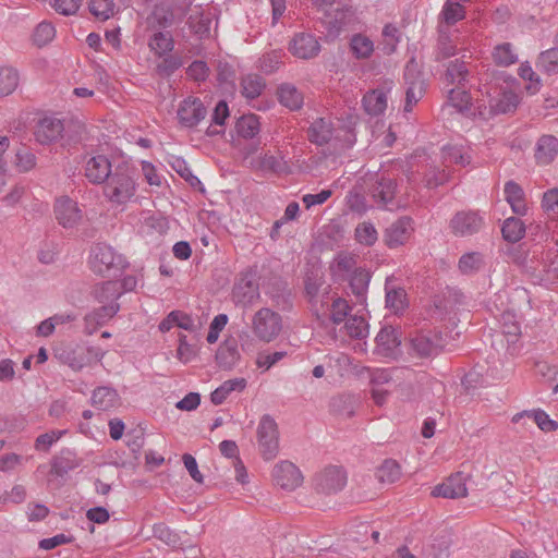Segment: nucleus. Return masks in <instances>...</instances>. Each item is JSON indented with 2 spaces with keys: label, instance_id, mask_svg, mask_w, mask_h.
<instances>
[{
  "label": "nucleus",
  "instance_id": "13d9d810",
  "mask_svg": "<svg viewBox=\"0 0 558 558\" xmlns=\"http://www.w3.org/2000/svg\"><path fill=\"white\" fill-rule=\"evenodd\" d=\"M448 101L452 107L457 108L459 111H464L470 109L471 96L460 86H457L456 88H451L448 92Z\"/></svg>",
  "mask_w": 558,
  "mask_h": 558
},
{
  "label": "nucleus",
  "instance_id": "5fc2aeb1",
  "mask_svg": "<svg viewBox=\"0 0 558 558\" xmlns=\"http://www.w3.org/2000/svg\"><path fill=\"white\" fill-rule=\"evenodd\" d=\"M56 36V28L52 23L40 22L33 33V41L36 46L43 47L49 44Z\"/></svg>",
  "mask_w": 558,
  "mask_h": 558
},
{
  "label": "nucleus",
  "instance_id": "a878e982",
  "mask_svg": "<svg viewBox=\"0 0 558 558\" xmlns=\"http://www.w3.org/2000/svg\"><path fill=\"white\" fill-rule=\"evenodd\" d=\"M520 104V97L512 90H502L489 100L490 112L495 114L513 112Z\"/></svg>",
  "mask_w": 558,
  "mask_h": 558
},
{
  "label": "nucleus",
  "instance_id": "6ab92c4d",
  "mask_svg": "<svg viewBox=\"0 0 558 558\" xmlns=\"http://www.w3.org/2000/svg\"><path fill=\"white\" fill-rule=\"evenodd\" d=\"M64 131L62 120L54 117L41 119L36 128L35 136L40 144H50L58 141Z\"/></svg>",
  "mask_w": 558,
  "mask_h": 558
},
{
  "label": "nucleus",
  "instance_id": "412c9836",
  "mask_svg": "<svg viewBox=\"0 0 558 558\" xmlns=\"http://www.w3.org/2000/svg\"><path fill=\"white\" fill-rule=\"evenodd\" d=\"M120 310L119 304L101 305L99 308L90 312L84 318L85 332L93 335L99 327L107 324Z\"/></svg>",
  "mask_w": 558,
  "mask_h": 558
},
{
  "label": "nucleus",
  "instance_id": "b1692460",
  "mask_svg": "<svg viewBox=\"0 0 558 558\" xmlns=\"http://www.w3.org/2000/svg\"><path fill=\"white\" fill-rule=\"evenodd\" d=\"M307 135L312 143L322 146L333 138L335 128L329 119L318 118L308 128Z\"/></svg>",
  "mask_w": 558,
  "mask_h": 558
},
{
  "label": "nucleus",
  "instance_id": "39448f33",
  "mask_svg": "<svg viewBox=\"0 0 558 558\" xmlns=\"http://www.w3.org/2000/svg\"><path fill=\"white\" fill-rule=\"evenodd\" d=\"M446 343V337L437 329L421 330L411 338L412 351L420 357L439 354Z\"/></svg>",
  "mask_w": 558,
  "mask_h": 558
},
{
  "label": "nucleus",
  "instance_id": "a18cd8bd",
  "mask_svg": "<svg viewBox=\"0 0 558 558\" xmlns=\"http://www.w3.org/2000/svg\"><path fill=\"white\" fill-rule=\"evenodd\" d=\"M235 128L241 137L253 138L260 131L259 118L256 114H244L238 120Z\"/></svg>",
  "mask_w": 558,
  "mask_h": 558
},
{
  "label": "nucleus",
  "instance_id": "58836bf2",
  "mask_svg": "<svg viewBox=\"0 0 558 558\" xmlns=\"http://www.w3.org/2000/svg\"><path fill=\"white\" fill-rule=\"evenodd\" d=\"M501 232L506 241L515 243L524 236L525 225L520 218L510 217L504 221Z\"/></svg>",
  "mask_w": 558,
  "mask_h": 558
},
{
  "label": "nucleus",
  "instance_id": "f3484780",
  "mask_svg": "<svg viewBox=\"0 0 558 558\" xmlns=\"http://www.w3.org/2000/svg\"><path fill=\"white\" fill-rule=\"evenodd\" d=\"M432 495L451 499L465 497L468 495L465 476L461 472L449 476L446 482L433 488Z\"/></svg>",
  "mask_w": 558,
  "mask_h": 558
},
{
  "label": "nucleus",
  "instance_id": "6e6552de",
  "mask_svg": "<svg viewBox=\"0 0 558 558\" xmlns=\"http://www.w3.org/2000/svg\"><path fill=\"white\" fill-rule=\"evenodd\" d=\"M259 296V284L256 275L253 271L241 274L232 289V300L235 305L242 307L251 306Z\"/></svg>",
  "mask_w": 558,
  "mask_h": 558
},
{
  "label": "nucleus",
  "instance_id": "e2e57ef3",
  "mask_svg": "<svg viewBox=\"0 0 558 558\" xmlns=\"http://www.w3.org/2000/svg\"><path fill=\"white\" fill-rule=\"evenodd\" d=\"M182 66V60L178 56L166 54L157 64L156 71L159 75L168 77Z\"/></svg>",
  "mask_w": 558,
  "mask_h": 558
},
{
  "label": "nucleus",
  "instance_id": "c85d7f7f",
  "mask_svg": "<svg viewBox=\"0 0 558 558\" xmlns=\"http://www.w3.org/2000/svg\"><path fill=\"white\" fill-rule=\"evenodd\" d=\"M277 96L279 102L292 111L303 106V94L293 84H281L277 89Z\"/></svg>",
  "mask_w": 558,
  "mask_h": 558
},
{
  "label": "nucleus",
  "instance_id": "dca6fc26",
  "mask_svg": "<svg viewBox=\"0 0 558 558\" xmlns=\"http://www.w3.org/2000/svg\"><path fill=\"white\" fill-rule=\"evenodd\" d=\"M461 45L460 36L457 31L449 32L439 27L437 43L434 50L435 61L440 62L457 54Z\"/></svg>",
  "mask_w": 558,
  "mask_h": 558
},
{
  "label": "nucleus",
  "instance_id": "7c9ffc66",
  "mask_svg": "<svg viewBox=\"0 0 558 558\" xmlns=\"http://www.w3.org/2000/svg\"><path fill=\"white\" fill-rule=\"evenodd\" d=\"M119 403L117 390L110 387H98L93 391L92 404L101 411H108Z\"/></svg>",
  "mask_w": 558,
  "mask_h": 558
},
{
  "label": "nucleus",
  "instance_id": "69168bd1",
  "mask_svg": "<svg viewBox=\"0 0 558 558\" xmlns=\"http://www.w3.org/2000/svg\"><path fill=\"white\" fill-rule=\"evenodd\" d=\"M383 50L385 53L390 54L395 52L399 44V29L392 24H387L383 28Z\"/></svg>",
  "mask_w": 558,
  "mask_h": 558
},
{
  "label": "nucleus",
  "instance_id": "423d86ee",
  "mask_svg": "<svg viewBox=\"0 0 558 558\" xmlns=\"http://www.w3.org/2000/svg\"><path fill=\"white\" fill-rule=\"evenodd\" d=\"M449 227L456 236H472L484 229L485 218L480 211L462 210L451 218Z\"/></svg>",
  "mask_w": 558,
  "mask_h": 558
},
{
  "label": "nucleus",
  "instance_id": "ddd939ff",
  "mask_svg": "<svg viewBox=\"0 0 558 558\" xmlns=\"http://www.w3.org/2000/svg\"><path fill=\"white\" fill-rule=\"evenodd\" d=\"M113 168L110 159L105 155H96L89 157L84 167V175L89 183L100 185L109 179L113 173Z\"/></svg>",
  "mask_w": 558,
  "mask_h": 558
},
{
  "label": "nucleus",
  "instance_id": "9b49d317",
  "mask_svg": "<svg viewBox=\"0 0 558 558\" xmlns=\"http://www.w3.org/2000/svg\"><path fill=\"white\" fill-rule=\"evenodd\" d=\"M347 480V472L342 466L329 465L316 475L315 486L324 494H336L344 488Z\"/></svg>",
  "mask_w": 558,
  "mask_h": 558
},
{
  "label": "nucleus",
  "instance_id": "4468645a",
  "mask_svg": "<svg viewBox=\"0 0 558 558\" xmlns=\"http://www.w3.org/2000/svg\"><path fill=\"white\" fill-rule=\"evenodd\" d=\"M275 483L286 490H294L303 482L299 468L290 461H280L272 471Z\"/></svg>",
  "mask_w": 558,
  "mask_h": 558
},
{
  "label": "nucleus",
  "instance_id": "4c0bfd02",
  "mask_svg": "<svg viewBox=\"0 0 558 558\" xmlns=\"http://www.w3.org/2000/svg\"><path fill=\"white\" fill-rule=\"evenodd\" d=\"M369 279V274L363 269H354L350 276L349 284L359 302L365 301Z\"/></svg>",
  "mask_w": 558,
  "mask_h": 558
},
{
  "label": "nucleus",
  "instance_id": "cd10ccee",
  "mask_svg": "<svg viewBox=\"0 0 558 558\" xmlns=\"http://www.w3.org/2000/svg\"><path fill=\"white\" fill-rule=\"evenodd\" d=\"M377 350L385 356H390L401 344L398 331L390 326L383 327L376 336Z\"/></svg>",
  "mask_w": 558,
  "mask_h": 558
},
{
  "label": "nucleus",
  "instance_id": "f704fd0d",
  "mask_svg": "<svg viewBox=\"0 0 558 558\" xmlns=\"http://www.w3.org/2000/svg\"><path fill=\"white\" fill-rule=\"evenodd\" d=\"M501 330L507 337L509 343H515L521 337V324L518 316L512 311H505L501 314Z\"/></svg>",
  "mask_w": 558,
  "mask_h": 558
},
{
  "label": "nucleus",
  "instance_id": "774afa93",
  "mask_svg": "<svg viewBox=\"0 0 558 558\" xmlns=\"http://www.w3.org/2000/svg\"><path fill=\"white\" fill-rule=\"evenodd\" d=\"M541 207L547 216L558 214V187H553L544 192Z\"/></svg>",
  "mask_w": 558,
  "mask_h": 558
},
{
  "label": "nucleus",
  "instance_id": "603ef678",
  "mask_svg": "<svg viewBox=\"0 0 558 558\" xmlns=\"http://www.w3.org/2000/svg\"><path fill=\"white\" fill-rule=\"evenodd\" d=\"M344 329L349 337L355 339H363L368 335V324L363 316L359 315L348 317Z\"/></svg>",
  "mask_w": 558,
  "mask_h": 558
},
{
  "label": "nucleus",
  "instance_id": "7ed1b4c3",
  "mask_svg": "<svg viewBox=\"0 0 558 558\" xmlns=\"http://www.w3.org/2000/svg\"><path fill=\"white\" fill-rule=\"evenodd\" d=\"M281 329V316L268 307H262L252 318V331L260 341H272L279 336Z\"/></svg>",
  "mask_w": 558,
  "mask_h": 558
},
{
  "label": "nucleus",
  "instance_id": "9d476101",
  "mask_svg": "<svg viewBox=\"0 0 558 558\" xmlns=\"http://www.w3.org/2000/svg\"><path fill=\"white\" fill-rule=\"evenodd\" d=\"M397 183L391 178L377 175L374 185L371 189V195L379 208L396 210L401 206L396 202Z\"/></svg>",
  "mask_w": 558,
  "mask_h": 558
},
{
  "label": "nucleus",
  "instance_id": "20e7f679",
  "mask_svg": "<svg viewBox=\"0 0 558 558\" xmlns=\"http://www.w3.org/2000/svg\"><path fill=\"white\" fill-rule=\"evenodd\" d=\"M257 439L264 460L275 459L279 453V432L276 421L268 414L263 415L258 423Z\"/></svg>",
  "mask_w": 558,
  "mask_h": 558
},
{
  "label": "nucleus",
  "instance_id": "79ce46f5",
  "mask_svg": "<svg viewBox=\"0 0 558 558\" xmlns=\"http://www.w3.org/2000/svg\"><path fill=\"white\" fill-rule=\"evenodd\" d=\"M492 56L494 62L499 66H510L518 62V54L510 43L497 45L494 48Z\"/></svg>",
  "mask_w": 558,
  "mask_h": 558
},
{
  "label": "nucleus",
  "instance_id": "6e6d98bb",
  "mask_svg": "<svg viewBox=\"0 0 558 558\" xmlns=\"http://www.w3.org/2000/svg\"><path fill=\"white\" fill-rule=\"evenodd\" d=\"M284 52L282 50H274L263 54L259 59V69L266 74L276 72L282 64Z\"/></svg>",
  "mask_w": 558,
  "mask_h": 558
},
{
  "label": "nucleus",
  "instance_id": "052dcab7",
  "mask_svg": "<svg viewBox=\"0 0 558 558\" xmlns=\"http://www.w3.org/2000/svg\"><path fill=\"white\" fill-rule=\"evenodd\" d=\"M441 16L448 25H452L464 17V9L459 2L447 0Z\"/></svg>",
  "mask_w": 558,
  "mask_h": 558
},
{
  "label": "nucleus",
  "instance_id": "ea45409f",
  "mask_svg": "<svg viewBox=\"0 0 558 558\" xmlns=\"http://www.w3.org/2000/svg\"><path fill=\"white\" fill-rule=\"evenodd\" d=\"M442 161L446 167L449 165L465 167L470 163L471 156L461 146L448 145L442 148Z\"/></svg>",
  "mask_w": 558,
  "mask_h": 558
},
{
  "label": "nucleus",
  "instance_id": "8fccbe9b",
  "mask_svg": "<svg viewBox=\"0 0 558 558\" xmlns=\"http://www.w3.org/2000/svg\"><path fill=\"white\" fill-rule=\"evenodd\" d=\"M90 13L98 20L106 21L117 12L116 0H89Z\"/></svg>",
  "mask_w": 558,
  "mask_h": 558
},
{
  "label": "nucleus",
  "instance_id": "49530a36",
  "mask_svg": "<svg viewBox=\"0 0 558 558\" xmlns=\"http://www.w3.org/2000/svg\"><path fill=\"white\" fill-rule=\"evenodd\" d=\"M20 75L17 71L10 66H0V96L4 97L12 94L19 86Z\"/></svg>",
  "mask_w": 558,
  "mask_h": 558
},
{
  "label": "nucleus",
  "instance_id": "c9c22d12",
  "mask_svg": "<svg viewBox=\"0 0 558 558\" xmlns=\"http://www.w3.org/2000/svg\"><path fill=\"white\" fill-rule=\"evenodd\" d=\"M229 107L225 100H219L214 109L211 114V124L206 130L207 136H216L223 134V130L221 129L226 120L229 118Z\"/></svg>",
  "mask_w": 558,
  "mask_h": 558
},
{
  "label": "nucleus",
  "instance_id": "a19ab883",
  "mask_svg": "<svg viewBox=\"0 0 558 558\" xmlns=\"http://www.w3.org/2000/svg\"><path fill=\"white\" fill-rule=\"evenodd\" d=\"M536 68L547 74L554 75L558 73V48L553 47L542 51L536 61Z\"/></svg>",
  "mask_w": 558,
  "mask_h": 558
},
{
  "label": "nucleus",
  "instance_id": "c03bdc74",
  "mask_svg": "<svg viewBox=\"0 0 558 558\" xmlns=\"http://www.w3.org/2000/svg\"><path fill=\"white\" fill-rule=\"evenodd\" d=\"M350 48L356 59H368L374 52V43L363 34H355L350 40Z\"/></svg>",
  "mask_w": 558,
  "mask_h": 558
},
{
  "label": "nucleus",
  "instance_id": "a211bd4d",
  "mask_svg": "<svg viewBox=\"0 0 558 558\" xmlns=\"http://www.w3.org/2000/svg\"><path fill=\"white\" fill-rule=\"evenodd\" d=\"M290 51L296 58L311 59L319 53L320 45L314 35L300 33L291 40Z\"/></svg>",
  "mask_w": 558,
  "mask_h": 558
},
{
  "label": "nucleus",
  "instance_id": "e433bc0d",
  "mask_svg": "<svg viewBox=\"0 0 558 558\" xmlns=\"http://www.w3.org/2000/svg\"><path fill=\"white\" fill-rule=\"evenodd\" d=\"M148 47L158 57H163L174 48V40L169 32H157L148 40Z\"/></svg>",
  "mask_w": 558,
  "mask_h": 558
},
{
  "label": "nucleus",
  "instance_id": "de8ad7c7",
  "mask_svg": "<svg viewBox=\"0 0 558 558\" xmlns=\"http://www.w3.org/2000/svg\"><path fill=\"white\" fill-rule=\"evenodd\" d=\"M468 75L469 70L466 69L465 63L457 59L450 61L448 64L445 73V80L450 85L457 84L460 86L466 81Z\"/></svg>",
  "mask_w": 558,
  "mask_h": 558
},
{
  "label": "nucleus",
  "instance_id": "09e8293b",
  "mask_svg": "<svg viewBox=\"0 0 558 558\" xmlns=\"http://www.w3.org/2000/svg\"><path fill=\"white\" fill-rule=\"evenodd\" d=\"M400 476L401 468L397 461L391 459L385 460L376 472V477L378 481L386 484H392L397 482Z\"/></svg>",
  "mask_w": 558,
  "mask_h": 558
},
{
  "label": "nucleus",
  "instance_id": "338daca9",
  "mask_svg": "<svg viewBox=\"0 0 558 558\" xmlns=\"http://www.w3.org/2000/svg\"><path fill=\"white\" fill-rule=\"evenodd\" d=\"M449 180V173L442 169L430 167L424 174L425 186L434 189L445 184Z\"/></svg>",
  "mask_w": 558,
  "mask_h": 558
},
{
  "label": "nucleus",
  "instance_id": "2f4dec72",
  "mask_svg": "<svg viewBox=\"0 0 558 558\" xmlns=\"http://www.w3.org/2000/svg\"><path fill=\"white\" fill-rule=\"evenodd\" d=\"M246 384L247 383L245 378H233L226 380L210 393V401L215 405L222 404L232 391H243L246 387Z\"/></svg>",
  "mask_w": 558,
  "mask_h": 558
},
{
  "label": "nucleus",
  "instance_id": "393cba45",
  "mask_svg": "<svg viewBox=\"0 0 558 558\" xmlns=\"http://www.w3.org/2000/svg\"><path fill=\"white\" fill-rule=\"evenodd\" d=\"M533 421L537 427L543 432H554L558 428V423L549 417V415L541 410L522 411L513 415L512 422L518 424L522 420Z\"/></svg>",
  "mask_w": 558,
  "mask_h": 558
},
{
  "label": "nucleus",
  "instance_id": "72a5a7b5",
  "mask_svg": "<svg viewBox=\"0 0 558 558\" xmlns=\"http://www.w3.org/2000/svg\"><path fill=\"white\" fill-rule=\"evenodd\" d=\"M450 545V535L448 533H439L424 547V556L426 558H447Z\"/></svg>",
  "mask_w": 558,
  "mask_h": 558
},
{
  "label": "nucleus",
  "instance_id": "0e129e2a",
  "mask_svg": "<svg viewBox=\"0 0 558 558\" xmlns=\"http://www.w3.org/2000/svg\"><path fill=\"white\" fill-rule=\"evenodd\" d=\"M287 356L286 351L259 352L256 357V366L263 371L270 369L274 365Z\"/></svg>",
  "mask_w": 558,
  "mask_h": 558
},
{
  "label": "nucleus",
  "instance_id": "473e14b6",
  "mask_svg": "<svg viewBox=\"0 0 558 558\" xmlns=\"http://www.w3.org/2000/svg\"><path fill=\"white\" fill-rule=\"evenodd\" d=\"M122 295L120 284L117 281H106L94 289L95 299L102 305L119 304L117 301Z\"/></svg>",
  "mask_w": 558,
  "mask_h": 558
},
{
  "label": "nucleus",
  "instance_id": "f03ea898",
  "mask_svg": "<svg viewBox=\"0 0 558 558\" xmlns=\"http://www.w3.org/2000/svg\"><path fill=\"white\" fill-rule=\"evenodd\" d=\"M89 265L95 274L116 276L128 266V262L123 255L118 254L110 245L97 243L90 250Z\"/></svg>",
  "mask_w": 558,
  "mask_h": 558
},
{
  "label": "nucleus",
  "instance_id": "3c124183",
  "mask_svg": "<svg viewBox=\"0 0 558 558\" xmlns=\"http://www.w3.org/2000/svg\"><path fill=\"white\" fill-rule=\"evenodd\" d=\"M355 264V258L352 255L340 253L330 265V271L333 277L342 278L354 269Z\"/></svg>",
  "mask_w": 558,
  "mask_h": 558
},
{
  "label": "nucleus",
  "instance_id": "4d7b16f0",
  "mask_svg": "<svg viewBox=\"0 0 558 558\" xmlns=\"http://www.w3.org/2000/svg\"><path fill=\"white\" fill-rule=\"evenodd\" d=\"M355 239L359 243L371 246L378 239L376 228L371 222H362L355 228Z\"/></svg>",
  "mask_w": 558,
  "mask_h": 558
},
{
  "label": "nucleus",
  "instance_id": "bf43d9fd",
  "mask_svg": "<svg viewBox=\"0 0 558 558\" xmlns=\"http://www.w3.org/2000/svg\"><path fill=\"white\" fill-rule=\"evenodd\" d=\"M483 264V258L480 253L472 252L463 254L459 259V269L462 274L470 275L477 271Z\"/></svg>",
  "mask_w": 558,
  "mask_h": 558
},
{
  "label": "nucleus",
  "instance_id": "4be33fe9",
  "mask_svg": "<svg viewBox=\"0 0 558 558\" xmlns=\"http://www.w3.org/2000/svg\"><path fill=\"white\" fill-rule=\"evenodd\" d=\"M353 13L350 9L337 7L331 12L322 17L327 32L331 36H337L352 21Z\"/></svg>",
  "mask_w": 558,
  "mask_h": 558
},
{
  "label": "nucleus",
  "instance_id": "aec40b11",
  "mask_svg": "<svg viewBox=\"0 0 558 558\" xmlns=\"http://www.w3.org/2000/svg\"><path fill=\"white\" fill-rule=\"evenodd\" d=\"M558 155V138L554 135H542L535 145L534 157L539 166L550 165Z\"/></svg>",
  "mask_w": 558,
  "mask_h": 558
},
{
  "label": "nucleus",
  "instance_id": "680f3d73",
  "mask_svg": "<svg viewBox=\"0 0 558 558\" xmlns=\"http://www.w3.org/2000/svg\"><path fill=\"white\" fill-rule=\"evenodd\" d=\"M172 168L183 178L192 187L201 189V180L193 174L191 168L187 166L184 159L175 158L171 163Z\"/></svg>",
  "mask_w": 558,
  "mask_h": 558
},
{
  "label": "nucleus",
  "instance_id": "0eeeda50",
  "mask_svg": "<svg viewBox=\"0 0 558 558\" xmlns=\"http://www.w3.org/2000/svg\"><path fill=\"white\" fill-rule=\"evenodd\" d=\"M405 81V104L404 111L411 112L413 107L422 99L425 93V82L422 73L417 70L416 62L412 59L404 69Z\"/></svg>",
  "mask_w": 558,
  "mask_h": 558
},
{
  "label": "nucleus",
  "instance_id": "37998d69",
  "mask_svg": "<svg viewBox=\"0 0 558 558\" xmlns=\"http://www.w3.org/2000/svg\"><path fill=\"white\" fill-rule=\"evenodd\" d=\"M266 84L262 76L250 74L244 76L241 81V93L247 99H255L260 96Z\"/></svg>",
  "mask_w": 558,
  "mask_h": 558
},
{
  "label": "nucleus",
  "instance_id": "2eb2a0df",
  "mask_svg": "<svg viewBox=\"0 0 558 558\" xmlns=\"http://www.w3.org/2000/svg\"><path fill=\"white\" fill-rule=\"evenodd\" d=\"M54 214L58 222L65 229L75 228L83 218L78 204L68 196H63L57 201Z\"/></svg>",
  "mask_w": 558,
  "mask_h": 558
},
{
  "label": "nucleus",
  "instance_id": "f8f14e48",
  "mask_svg": "<svg viewBox=\"0 0 558 558\" xmlns=\"http://www.w3.org/2000/svg\"><path fill=\"white\" fill-rule=\"evenodd\" d=\"M414 232V221L409 216H402L389 225L384 232V242L389 248L404 245Z\"/></svg>",
  "mask_w": 558,
  "mask_h": 558
},
{
  "label": "nucleus",
  "instance_id": "864d4df0",
  "mask_svg": "<svg viewBox=\"0 0 558 558\" xmlns=\"http://www.w3.org/2000/svg\"><path fill=\"white\" fill-rule=\"evenodd\" d=\"M327 308L330 311L329 319L335 324L339 325L345 319L351 311V306L348 301L342 298L332 299L330 307L328 306V300L325 302Z\"/></svg>",
  "mask_w": 558,
  "mask_h": 558
},
{
  "label": "nucleus",
  "instance_id": "bb28decb",
  "mask_svg": "<svg viewBox=\"0 0 558 558\" xmlns=\"http://www.w3.org/2000/svg\"><path fill=\"white\" fill-rule=\"evenodd\" d=\"M217 363L223 368L233 367L240 360L238 341L235 338L226 339L218 348L216 353Z\"/></svg>",
  "mask_w": 558,
  "mask_h": 558
},
{
  "label": "nucleus",
  "instance_id": "5701e85b",
  "mask_svg": "<svg viewBox=\"0 0 558 558\" xmlns=\"http://www.w3.org/2000/svg\"><path fill=\"white\" fill-rule=\"evenodd\" d=\"M505 199L510 205L515 215L524 216L527 213L525 193L523 189L514 181H508L504 189Z\"/></svg>",
  "mask_w": 558,
  "mask_h": 558
},
{
  "label": "nucleus",
  "instance_id": "1a4fd4ad",
  "mask_svg": "<svg viewBox=\"0 0 558 558\" xmlns=\"http://www.w3.org/2000/svg\"><path fill=\"white\" fill-rule=\"evenodd\" d=\"M207 113L203 101L191 96L180 102L177 118L182 128L194 129L206 118Z\"/></svg>",
  "mask_w": 558,
  "mask_h": 558
},
{
  "label": "nucleus",
  "instance_id": "f257e3e1",
  "mask_svg": "<svg viewBox=\"0 0 558 558\" xmlns=\"http://www.w3.org/2000/svg\"><path fill=\"white\" fill-rule=\"evenodd\" d=\"M137 174L126 162L114 166L113 173L105 182L102 195L112 206H125L136 197Z\"/></svg>",
  "mask_w": 558,
  "mask_h": 558
},
{
  "label": "nucleus",
  "instance_id": "c756f323",
  "mask_svg": "<svg viewBox=\"0 0 558 558\" xmlns=\"http://www.w3.org/2000/svg\"><path fill=\"white\" fill-rule=\"evenodd\" d=\"M365 111L371 116H379L387 108V94L377 88L366 93L362 99Z\"/></svg>",
  "mask_w": 558,
  "mask_h": 558
}]
</instances>
